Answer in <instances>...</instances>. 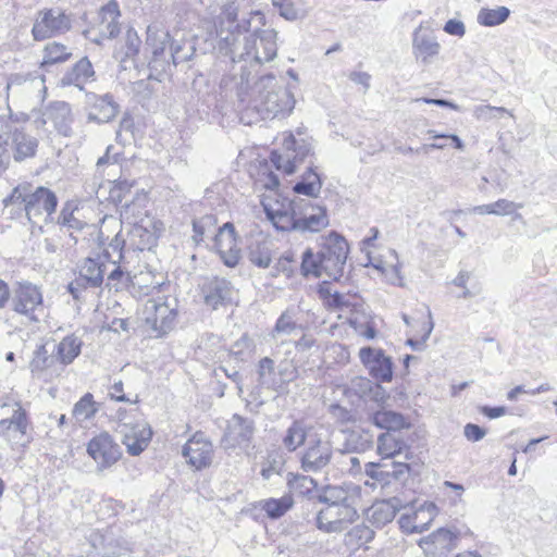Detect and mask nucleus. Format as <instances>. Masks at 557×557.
Instances as JSON below:
<instances>
[{
  "label": "nucleus",
  "instance_id": "f257e3e1",
  "mask_svg": "<svg viewBox=\"0 0 557 557\" xmlns=\"http://www.w3.org/2000/svg\"><path fill=\"white\" fill-rule=\"evenodd\" d=\"M249 25V21L243 20L242 24L237 22L233 27H224L222 21L221 28L216 30L219 52L228 55L233 62L231 75L221 79V86L235 88L242 102L259 67L277 55V33L274 29L256 30L240 39Z\"/></svg>",
  "mask_w": 557,
  "mask_h": 557
},
{
  "label": "nucleus",
  "instance_id": "f03ea898",
  "mask_svg": "<svg viewBox=\"0 0 557 557\" xmlns=\"http://www.w3.org/2000/svg\"><path fill=\"white\" fill-rule=\"evenodd\" d=\"M295 107L293 92L278 85L274 75L260 77L252 86V95L240 120L252 124L258 120H273L289 114Z\"/></svg>",
  "mask_w": 557,
  "mask_h": 557
},
{
  "label": "nucleus",
  "instance_id": "7ed1b4c3",
  "mask_svg": "<svg viewBox=\"0 0 557 557\" xmlns=\"http://www.w3.org/2000/svg\"><path fill=\"white\" fill-rule=\"evenodd\" d=\"M146 35V51L150 53L146 57L149 78L161 81L160 76L171 69V63L186 62L195 52L190 42H171L170 33L156 24L147 27Z\"/></svg>",
  "mask_w": 557,
  "mask_h": 557
},
{
  "label": "nucleus",
  "instance_id": "20e7f679",
  "mask_svg": "<svg viewBox=\"0 0 557 557\" xmlns=\"http://www.w3.org/2000/svg\"><path fill=\"white\" fill-rule=\"evenodd\" d=\"M3 202L5 207L22 206L28 221L36 224L41 218L45 222L51 220L58 207V197L44 186L32 190L29 185H18Z\"/></svg>",
  "mask_w": 557,
  "mask_h": 557
},
{
  "label": "nucleus",
  "instance_id": "39448f33",
  "mask_svg": "<svg viewBox=\"0 0 557 557\" xmlns=\"http://www.w3.org/2000/svg\"><path fill=\"white\" fill-rule=\"evenodd\" d=\"M0 140L9 150L10 159L23 162L36 156L39 141L26 131L25 122L12 114L0 116Z\"/></svg>",
  "mask_w": 557,
  "mask_h": 557
},
{
  "label": "nucleus",
  "instance_id": "423d86ee",
  "mask_svg": "<svg viewBox=\"0 0 557 557\" xmlns=\"http://www.w3.org/2000/svg\"><path fill=\"white\" fill-rule=\"evenodd\" d=\"M322 275L337 281L344 274V268L348 256L346 239L336 232L321 237Z\"/></svg>",
  "mask_w": 557,
  "mask_h": 557
},
{
  "label": "nucleus",
  "instance_id": "0eeeda50",
  "mask_svg": "<svg viewBox=\"0 0 557 557\" xmlns=\"http://www.w3.org/2000/svg\"><path fill=\"white\" fill-rule=\"evenodd\" d=\"M115 431L131 456L140 455L147 448L152 436L149 424L143 418L135 416L121 417Z\"/></svg>",
  "mask_w": 557,
  "mask_h": 557
},
{
  "label": "nucleus",
  "instance_id": "6e6552de",
  "mask_svg": "<svg viewBox=\"0 0 557 557\" xmlns=\"http://www.w3.org/2000/svg\"><path fill=\"white\" fill-rule=\"evenodd\" d=\"M311 153V145L306 139H296L293 134L284 138L283 152L273 150L270 160L276 170L287 175L295 173L296 169Z\"/></svg>",
  "mask_w": 557,
  "mask_h": 557
},
{
  "label": "nucleus",
  "instance_id": "1a4fd4ad",
  "mask_svg": "<svg viewBox=\"0 0 557 557\" xmlns=\"http://www.w3.org/2000/svg\"><path fill=\"white\" fill-rule=\"evenodd\" d=\"M72 27V18L60 8L40 10L33 24L32 35L37 41L62 35Z\"/></svg>",
  "mask_w": 557,
  "mask_h": 557
},
{
  "label": "nucleus",
  "instance_id": "9d476101",
  "mask_svg": "<svg viewBox=\"0 0 557 557\" xmlns=\"http://www.w3.org/2000/svg\"><path fill=\"white\" fill-rule=\"evenodd\" d=\"M176 309L162 298L148 299L141 310V319L156 336L168 334L175 324Z\"/></svg>",
  "mask_w": 557,
  "mask_h": 557
},
{
  "label": "nucleus",
  "instance_id": "9b49d317",
  "mask_svg": "<svg viewBox=\"0 0 557 557\" xmlns=\"http://www.w3.org/2000/svg\"><path fill=\"white\" fill-rule=\"evenodd\" d=\"M296 232L319 233L329 226V215L325 207L314 203L310 199L295 197Z\"/></svg>",
  "mask_w": 557,
  "mask_h": 557
},
{
  "label": "nucleus",
  "instance_id": "f8f14e48",
  "mask_svg": "<svg viewBox=\"0 0 557 557\" xmlns=\"http://www.w3.org/2000/svg\"><path fill=\"white\" fill-rule=\"evenodd\" d=\"M359 518L357 506L323 507L317 513V528L325 533H341Z\"/></svg>",
  "mask_w": 557,
  "mask_h": 557
},
{
  "label": "nucleus",
  "instance_id": "ddd939ff",
  "mask_svg": "<svg viewBox=\"0 0 557 557\" xmlns=\"http://www.w3.org/2000/svg\"><path fill=\"white\" fill-rule=\"evenodd\" d=\"M120 16L117 2L110 0L99 10L98 22L94 28L86 32V37L97 45H101L104 39L115 38L121 32Z\"/></svg>",
  "mask_w": 557,
  "mask_h": 557
},
{
  "label": "nucleus",
  "instance_id": "4468645a",
  "mask_svg": "<svg viewBox=\"0 0 557 557\" xmlns=\"http://www.w3.org/2000/svg\"><path fill=\"white\" fill-rule=\"evenodd\" d=\"M11 304L13 311L37 322L39 319L35 312L41 310L42 294L35 284L21 282L13 289Z\"/></svg>",
  "mask_w": 557,
  "mask_h": 557
},
{
  "label": "nucleus",
  "instance_id": "2eb2a0df",
  "mask_svg": "<svg viewBox=\"0 0 557 557\" xmlns=\"http://www.w3.org/2000/svg\"><path fill=\"white\" fill-rule=\"evenodd\" d=\"M87 453L97 463L98 471L111 468L122 455L120 446L107 432L100 433L88 442Z\"/></svg>",
  "mask_w": 557,
  "mask_h": 557
},
{
  "label": "nucleus",
  "instance_id": "dca6fc26",
  "mask_svg": "<svg viewBox=\"0 0 557 557\" xmlns=\"http://www.w3.org/2000/svg\"><path fill=\"white\" fill-rule=\"evenodd\" d=\"M182 455L190 467L201 470L211 465L213 446L203 433L197 432L185 443Z\"/></svg>",
  "mask_w": 557,
  "mask_h": 557
},
{
  "label": "nucleus",
  "instance_id": "f3484780",
  "mask_svg": "<svg viewBox=\"0 0 557 557\" xmlns=\"http://www.w3.org/2000/svg\"><path fill=\"white\" fill-rule=\"evenodd\" d=\"M359 358L370 375L377 382L387 383L393 379V361L382 349L362 347Z\"/></svg>",
  "mask_w": 557,
  "mask_h": 557
},
{
  "label": "nucleus",
  "instance_id": "a211bd4d",
  "mask_svg": "<svg viewBox=\"0 0 557 557\" xmlns=\"http://www.w3.org/2000/svg\"><path fill=\"white\" fill-rule=\"evenodd\" d=\"M205 304L212 309L225 306L233 300L234 286L224 277H206L200 285Z\"/></svg>",
  "mask_w": 557,
  "mask_h": 557
},
{
  "label": "nucleus",
  "instance_id": "6ab92c4d",
  "mask_svg": "<svg viewBox=\"0 0 557 557\" xmlns=\"http://www.w3.org/2000/svg\"><path fill=\"white\" fill-rule=\"evenodd\" d=\"M253 433V421L235 413L227 424L221 445L225 450L248 446Z\"/></svg>",
  "mask_w": 557,
  "mask_h": 557
},
{
  "label": "nucleus",
  "instance_id": "aec40b11",
  "mask_svg": "<svg viewBox=\"0 0 557 557\" xmlns=\"http://www.w3.org/2000/svg\"><path fill=\"white\" fill-rule=\"evenodd\" d=\"M460 532L450 529L440 528L430 535L419 541V546L425 555L442 557L450 553L455 547Z\"/></svg>",
  "mask_w": 557,
  "mask_h": 557
},
{
  "label": "nucleus",
  "instance_id": "412c9836",
  "mask_svg": "<svg viewBox=\"0 0 557 557\" xmlns=\"http://www.w3.org/2000/svg\"><path fill=\"white\" fill-rule=\"evenodd\" d=\"M214 247L223 263L228 268H234L240 259V249L237 247L235 227L227 222L221 226L214 235Z\"/></svg>",
  "mask_w": 557,
  "mask_h": 557
},
{
  "label": "nucleus",
  "instance_id": "4be33fe9",
  "mask_svg": "<svg viewBox=\"0 0 557 557\" xmlns=\"http://www.w3.org/2000/svg\"><path fill=\"white\" fill-rule=\"evenodd\" d=\"M437 512L438 509L434 503L424 502L412 512L401 515L398 523L401 531L407 534L422 533L430 527Z\"/></svg>",
  "mask_w": 557,
  "mask_h": 557
},
{
  "label": "nucleus",
  "instance_id": "5701e85b",
  "mask_svg": "<svg viewBox=\"0 0 557 557\" xmlns=\"http://www.w3.org/2000/svg\"><path fill=\"white\" fill-rule=\"evenodd\" d=\"M333 449L329 441L317 438L309 443L301 456V469L305 472H319L324 469L332 459Z\"/></svg>",
  "mask_w": 557,
  "mask_h": 557
},
{
  "label": "nucleus",
  "instance_id": "b1692460",
  "mask_svg": "<svg viewBox=\"0 0 557 557\" xmlns=\"http://www.w3.org/2000/svg\"><path fill=\"white\" fill-rule=\"evenodd\" d=\"M27 428V412L20 404H16L12 417L0 420V436L12 446L24 445Z\"/></svg>",
  "mask_w": 557,
  "mask_h": 557
},
{
  "label": "nucleus",
  "instance_id": "393cba45",
  "mask_svg": "<svg viewBox=\"0 0 557 557\" xmlns=\"http://www.w3.org/2000/svg\"><path fill=\"white\" fill-rule=\"evenodd\" d=\"M150 53L146 51V45L141 50V39L137 32L133 27H128L124 36V44L115 52V58L123 64L124 69H126L127 62H132L135 66L148 65L146 57Z\"/></svg>",
  "mask_w": 557,
  "mask_h": 557
},
{
  "label": "nucleus",
  "instance_id": "a878e982",
  "mask_svg": "<svg viewBox=\"0 0 557 557\" xmlns=\"http://www.w3.org/2000/svg\"><path fill=\"white\" fill-rule=\"evenodd\" d=\"M86 103L89 109L88 120L98 123H109L117 115L120 109V106L110 94H87Z\"/></svg>",
  "mask_w": 557,
  "mask_h": 557
},
{
  "label": "nucleus",
  "instance_id": "bb28decb",
  "mask_svg": "<svg viewBox=\"0 0 557 557\" xmlns=\"http://www.w3.org/2000/svg\"><path fill=\"white\" fill-rule=\"evenodd\" d=\"M359 490L355 485H326L320 491L318 502L324 507L357 506Z\"/></svg>",
  "mask_w": 557,
  "mask_h": 557
},
{
  "label": "nucleus",
  "instance_id": "cd10ccee",
  "mask_svg": "<svg viewBox=\"0 0 557 557\" xmlns=\"http://www.w3.org/2000/svg\"><path fill=\"white\" fill-rule=\"evenodd\" d=\"M441 50V45L432 32L423 30V26L417 27L412 35V52L417 60L424 65L431 63Z\"/></svg>",
  "mask_w": 557,
  "mask_h": 557
},
{
  "label": "nucleus",
  "instance_id": "c85d7f7f",
  "mask_svg": "<svg viewBox=\"0 0 557 557\" xmlns=\"http://www.w3.org/2000/svg\"><path fill=\"white\" fill-rule=\"evenodd\" d=\"M212 2L207 8V18L213 24L215 32L221 28L222 21L224 27H233L237 23L235 0H212Z\"/></svg>",
  "mask_w": 557,
  "mask_h": 557
},
{
  "label": "nucleus",
  "instance_id": "c756f323",
  "mask_svg": "<svg viewBox=\"0 0 557 557\" xmlns=\"http://www.w3.org/2000/svg\"><path fill=\"white\" fill-rule=\"evenodd\" d=\"M158 236L152 223L149 221L148 225L144 223L133 222V226L127 235V245L134 250H150L156 246Z\"/></svg>",
  "mask_w": 557,
  "mask_h": 557
},
{
  "label": "nucleus",
  "instance_id": "7c9ffc66",
  "mask_svg": "<svg viewBox=\"0 0 557 557\" xmlns=\"http://www.w3.org/2000/svg\"><path fill=\"white\" fill-rule=\"evenodd\" d=\"M403 506V502L398 497L375 502L369 508V519L374 525L383 527L395 518Z\"/></svg>",
  "mask_w": 557,
  "mask_h": 557
},
{
  "label": "nucleus",
  "instance_id": "2f4dec72",
  "mask_svg": "<svg viewBox=\"0 0 557 557\" xmlns=\"http://www.w3.org/2000/svg\"><path fill=\"white\" fill-rule=\"evenodd\" d=\"M107 264L101 256L87 258L79 268L77 282H83L85 287H100L103 283Z\"/></svg>",
  "mask_w": 557,
  "mask_h": 557
},
{
  "label": "nucleus",
  "instance_id": "473e14b6",
  "mask_svg": "<svg viewBox=\"0 0 557 557\" xmlns=\"http://www.w3.org/2000/svg\"><path fill=\"white\" fill-rule=\"evenodd\" d=\"M47 116L52 121L54 127L59 132V134L63 136L72 135V109L71 106L65 101H54L52 102L48 110Z\"/></svg>",
  "mask_w": 557,
  "mask_h": 557
},
{
  "label": "nucleus",
  "instance_id": "72a5a7b5",
  "mask_svg": "<svg viewBox=\"0 0 557 557\" xmlns=\"http://www.w3.org/2000/svg\"><path fill=\"white\" fill-rule=\"evenodd\" d=\"M94 75L95 71L91 62L87 57H84L63 74L60 82L62 86H76L83 89L84 85L92 78Z\"/></svg>",
  "mask_w": 557,
  "mask_h": 557
},
{
  "label": "nucleus",
  "instance_id": "f704fd0d",
  "mask_svg": "<svg viewBox=\"0 0 557 557\" xmlns=\"http://www.w3.org/2000/svg\"><path fill=\"white\" fill-rule=\"evenodd\" d=\"M268 219L272 222L274 227L278 231H296V208L295 198L290 200L286 209H273L264 207Z\"/></svg>",
  "mask_w": 557,
  "mask_h": 557
},
{
  "label": "nucleus",
  "instance_id": "c9c22d12",
  "mask_svg": "<svg viewBox=\"0 0 557 557\" xmlns=\"http://www.w3.org/2000/svg\"><path fill=\"white\" fill-rule=\"evenodd\" d=\"M311 429L304 419L294 420L282 438L283 446L290 453L296 451L305 444Z\"/></svg>",
  "mask_w": 557,
  "mask_h": 557
},
{
  "label": "nucleus",
  "instance_id": "e433bc0d",
  "mask_svg": "<svg viewBox=\"0 0 557 557\" xmlns=\"http://www.w3.org/2000/svg\"><path fill=\"white\" fill-rule=\"evenodd\" d=\"M408 448L400 432H384L377 437V453L383 458H393Z\"/></svg>",
  "mask_w": 557,
  "mask_h": 557
},
{
  "label": "nucleus",
  "instance_id": "4c0bfd02",
  "mask_svg": "<svg viewBox=\"0 0 557 557\" xmlns=\"http://www.w3.org/2000/svg\"><path fill=\"white\" fill-rule=\"evenodd\" d=\"M370 420L386 432H400L401 429L409 426L401 413L392 410H377L371 414Z\"/></svg>",
  "mask_w": 557,
  "mask_h": 557
},
{
  "label": "nucleus",
  "instance_id": "58836bf2",
  "mask_svg": "<svg viewBox=\"0 0 557 557\" xmlns=\"http://www.w3.org/2000/svg\"><path fill=\"white\" fill-rule=\"evenodd\" d=\"M280 15L288 21L302 18L311 9V0H272Z\"/></svg>",
  "mask_w": 557,
  "mask_h": 557
},
{
  "label": "nucleus",
  "instance_id": "ea45409f",
  "mask_svg": "<svg viewBox=\"0 0 557 557\" xmlns=\"http://www.w3.org/2000/svg\"><path fill=\"white\" fill-rule=\"evenodd\" d=\"M82 339L75 334L65 336L57 346V359L63 364H71L81 354Z\"/></svg>",
  "mask_w": 557,
  "mask_h": 557
},
{
  "label": "nucleus",
  "instance_id": "a19ab883",
  "mask_svg": "<svg viewBox=\"0 0 557 557\" xmlns=\"http://www.w3.org/2000/svg\"><path fill=\"white\" fill-rule=\"evenodd\" d=\"M373 445L372 435L366 431H351L346 434L343 448L339 450L342 455L351 453H363Z\"/></svg>",
  "mask_w": 557,
  "mask_h": 557
},
{
  "label": "nucleus",
  "instance_id": "79ce46f5",
  "mask_svg": "<svg viewBox=\"0 0 557 557\" xmlns=\"http://www.w3.org/2000/svg\"><path fill=\"white\" fill-rule=\"evenodd\" d=\"M294 505L292 495L286 494L281 498H268L259 502V508L263 510L270 519L283 517Z\"/></svg>",
  "mask_w": 557,
  "mask_h": 557
},
{
  "label": "nucleus",
  "instance_id": "37998d69",
  "mask_svg": "<svg viewBox=\"0 0 557 557\" xmlns=\"http://www.w3.org/2000/svg\"><path fill=\"white\" fill-rule=\"evenodd\" d=\"M77 206L73 201H66L60 211L57 223L71 233L82 231L87 224L77 216Z\"/></svg>",
  "mask_w": 557,
  "mask_h": 557
},
{
  "label": "nucleus",
  "instance_id": "c03bdc74",
  "mask_svg": "<svg viewBox=\"0 0 557 557\" xmlns=\"http://www.w3.org/2000/svg\"><path fill=\"white\" fill-rule=\"evenodd\" d=\"M99 411V404L95 401L91 393H86L81 399L74 405L72 416L77 423L82 424L92 419Z\"/></svg>",
  "mask_w": 557,
  "mask_h": 557
},
{
  "label": "nucleus",
  "instance_id": "a18cd8bd",
  "mask_svg": "<svg viewBox=\"0 0 557 557\" xmlns=\"http://www.w3.org/2000/svg\"><path fill=\"white\" fill-rule=\"evenodd\" d=\"M522 207V203H516L507 199H498L493 203L475 206L471 209V212L480 215H510L513 214L517 209H520Z\"/></svg>",
  "mask_w": 557,
  "mask_h": 557
},
{
  "label": "nucleus",
  "instance_id": "49530a36",
  "mask_svg": "<svg viewBox=\"0 0 557 557\" xmlns=\"http://www.w3.org/2000/svg\"><path fill=\"white\" fill-rule=\"evenodd\" d=\"M322 188V182L318 173L311 166L304 174L302 181L296 183L293 190L298 195L317 197Z\"/></svg>",
  "mask_w": 557,
  "mask_h": 557
},
{
  "label": "nucleus",
  "instance_id": "de8ad7c7",
  "mask_svg": "<svg viewBox=\"0 0 557 557\" xmlns=\"http://www.w3.org/2000/svg\"><path fill=\"white\" fill-rule=\"evenodd\" d=\"M72 57L71 49L60 42L52 41L45 46L41 65H52L63 63Z\"/></svg>",
  "mask_w": 557,
  "mask_h": 557
},
{
  "label": "nucleus",
  "instance_id": "09e8293b",
  "mask_svg": "<svg viewBox=\"0 0 557 557\" xmlns=\"http://www.w3.org/2000/svg\"><path fill=\"white\" fill-rule=\"evenodd\" d=\"M287 486L290 493L309 496L317 488L318 483L309 475L288 473Z\"/></svg>",
  "mask_w": 557,
  "mask_h": 557
},
{
  "label": "nucleus",
  "instance_id": "8fccbe9b",
  "mask_svg": "<svg viewBox=\"0 0 557 557\" xmlns=\"http://www.w3.org/2000/svg\"><path fill=\"white\" fill-rule=\"evenodd\" d=\"M322 257H321V250L317 253L313 252L311 248H308L304 251L301 257V265H300V272L304 276H314V277H321L322 276Z\"/></svg>",
  "mask_w": 557,
  "mask_h": 557
},
{
  "label": "nucleus",
  "instance_id": "3c124183",
  "mask_svg": "<svg viewBox=\"0 0 557 557\" xmlns=\"http://www.w3.org/2000/svg\"><path fill=\"white\" fill-rule=\"evenodd\" d=\"M53 363V358L49 355L45 345H40L34 351L33 359L29 363L30 372L36 377H45L46 371Z\"/></svg>",
  "mask_w": 557,
  "mask_h": 557
},
{
  "label": "nucleus",
  "instance_id": "603ef678",
  "mask_svg": "<svg viewBox=\"0 0 557 557\" xmlns=\"http://www.w3.org/2000/svg\"><path fill=\"white\" fill-rule=\"evenodd\" d=\"M249 261L258 268L267 269L272 261V252L267 242L251 244L248 252Z\"/></svg>",
  "mask_w": 557,
  "mask_h": 557
},
{
  "label": "nucleus",
  "instance_id": "864d4df0",
  "mask_svg": "<svg viewBox=\"0 0 557 557\" xmlns=\"http://www.w3.org/2000/svg\"><path fill=\"white\" fill-rule=\"evenodd\" d=\"M509 15L510 10L507 7L483 8L479 11L478 23L484 26H496L503 24Z\"/></svg>",
  "mask_w": 557,
  "mask_h": 557
},
{
  "label": "nucleus",
  "instance_id": "5fc2aeb1",
  "mask_svg": "<svg viewBox=\"0 0 557 557\" xmlns=\"http://www.w3.org/2000/svg\"><path fill=\"white\" fill-rule=\"evenodd\" d=\"M258 383L267 388H274L277 384L275 380L274 361L264 357L258 363Z\"/></svg>",
  "mask_w": 557,
  "mask_h": 557
},
{
  "label": "nucleus",
  "instance_id": "6e6d98bb",
  "mask_svg": "<svg viewBox=\"0 0 557 557\" xmlns=\"http://www.w3.org/2000/svg\"><path fill=\"white\" fill-rule=\"evenodd\" d=\"M255 350L253 341L247 335L244 334L239 339H237L230 349V352L238 360L245 361L247 360Z\"/></svg>",
  "mask_w": 557,
  "mask_h": 557
},
{
  "label": "nucleus",
  "instance_id": "4d7b16f0",
  "mask_svg": "<svg viewBox=\"0 0 557 557\" xmlns=\"http://www.w3.org/2000/svg\"><path fill=\"white\" fill-rule=\"evenodd\" d=\"M127 240L120 238L119 235L110 242L107 249L102 253V259H106L109 263L115 265L123 259V248Z\"/></svg>",
  "mask_w": 557,
  "mask_h": 557
},
{
  "label": "nucleus",
  "instance_id": "13d9d810",
  "mask_svg": "<svg viewBox=\"0 0 557 557\" xmlns=\"http://www.w3.org/2000/svg\"><path fill=\"white\" fill-rule=\"evenodd\" d=\"M364 472L368 476L379 482L382 486L391 483L388 463L368 462Z\"/></svg>",
  "mask_w": 557,
  "mask_h": 557
},
{
  "label": "nucleus",
  "instance_id": "bf43d9fd",
  "mask_svg": "<svg viewBox=\"0 0 557 557\" xmlns=\"http://www.w3.org/2000/svg\"><path fill=\"white\" fill-rule=\"evenodd\" d=\"M129 275L125 273L120 265H114V269L108 274L107 287L111 290H122L128 286Z\"/></svg>",
  "mask_w": 557,
  "mask_h": 557
},
{
  "label": "nucleus",
  "instance_id": "052dcab7",
  "mask_svg": "<svg viewBox=\"0 0 557 557\" xmlns=\"http://www.w3.org/2000/svg\"><path fill=\"white\" fill-rule=\"evenodd\" d=\"M298 325L294 319V315L289 313V311L283 312L274 326V330L272 332V337H275L276 335H289L295 330H297Z\"/></svg>",
  "mask_w": 557,
  "mask_h": 557
},
{
  "label": "nucleus",
  "instance_id": "680f3d73",
  "mask_svg": "<svg viewBox=\"0 0 557 557\" xmlns=\"http://www.w3.org/2000/svg\"><path fill=\"white\" fill-rule=\"evenodd\" d=\"M503 113H507L510 116H512V114L504 107L481 104V106H476L473 109V116L476 120H481V121H490L492 119H496V117H498V114H503Z\"/></svg>",
  "mask_w": 557,
  "mask_h": 557
},
{
  "label": "nucleus",
  "instance_id": "e2e57ef3",
  "mask_svg": "<svg viewBox=\"0 0 557 557\" xmlns=\"http://www.w3.org/2000/svg\"><path fill=\"white\" fill-rule=\"evenodd\" d=\"M352 389L360 397H368L372 391L383 395V387L379 383H373L366 377H357L352 381Z\"/></svg>",
  "mask_w": 557,
  "mask_h": 557
},
{
  "label": "nucleus",
  "instance_id": "0e129e2a",
  "mask_svg": "<svg viewBox=\"0 0 557 557\" xmlns=\"http://www.w3.org/2000/svg\"><path fill=\"white\" fill-rule=\"evenodd\" d=\"M428 318H429V321L423 326L424 333H423L421 339L417 341L413 338H409L406 342V344L408 346H410L413 350H422L423 349L425 342L429 339V337L434 329L432 312L429 308H428Z\"/></svg>",
  "mask_w": 557,
  "mask_h": 557
},
{
  "label": "nucleus",
  "instance_id": "69168bd1",
  "mask_svg": "<svg viewBox=\"0 0 557 557\" xmlns=\"http://www.w3.org/2000/svg\"><path fill=\"white\" fill-rule=\"evenodd\" d=\"M388 467L391 481L394 480L401 483L408 479L411 470V467L405 462L392 461L388 463Z\"/></svg>",
  "mask_w": 557,
  "mask_h": 557
},
{
  "label": "nucleus",
  "instance_id": "338daca9",
  "mask_svg": "<svg viewBox=\"0 0 557 557\" xmlns=\"http://www.w3.org/2000/svg\"><path fill=\"white\" fill-rule=\"evenodd\" d=\"M374 536V532L367 525L360 524L352 528L348 533L347 537L350 542L354 540L357 543H368Z\"/></svg>",
  "mask_w": 557,
  "mask_h": 557
},
{
  "label": "nucleus",
  "instance_id": "774afa93",
  "mask_svg": "<svg viewBox=\"0 0 557 557\" xmlns=\"http://www.w3.org/2000/svg\"><path fill=\"white\" fill-rule=\"evenodd\" d=\"M214 224V218L212 215H206L202 219L198 221H194L193 228H194V239L199 243L203 239V236L206 234V227L207 226H213Z\"/></svg>",
  "mask_w": 557,
  "mask_h": 557
}]
</instances>
